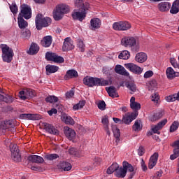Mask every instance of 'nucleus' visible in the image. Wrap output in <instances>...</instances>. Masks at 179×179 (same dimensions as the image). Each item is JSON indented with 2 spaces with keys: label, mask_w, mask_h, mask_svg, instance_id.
Here are the masks:
<instances>
[{
  "label": "nucleus",
  "mask_w": 179,
  "mask_h": 179,
  "mask_svg": "<svg viewBox=\"0 0 179 179\" xmlns=\"http://www.w3.org/2000/svg\"><path fill=\"white\" fill-rule=\"evenodd\" d=\"M166 77L168 79H174V78H177L179 76V72L175 71L174 69L171 67H168L166 71Z\"/></svg>",
  "instance_id": "22"
},
{
  "label": "nucleus",
  "mask_w": 179,
  "mask_h": 179,
  "mask_svg": "<svg viewBox=\"0 0 179 179\" xmlns=\"http://www.w3.org/2000/svg\"><path fill=\"white\" fill-rule=\"evenodd\" d=\"M53 17L55 20H61L64 17V14L60 11L57 7L53 10Z\"/></svg>",
  "instance_id": "40"
},
{
  "label": "nucleus",
  "mask_w": 179,
  "mask_h": 179,
  "mask_svg": "<svg viewBox=\"0 0 179 179\" xmlns=\"http://www.w3.org/2000/svg\"><path fill=\"white\" fill-rule=\"evenodd\" d=\"M74 95L75 92L73 90H70L66 93V97H67V99H71V97H73Z\"/></svg>",
  "instance_id": "62"
},
{
  "label": "nucleus",
  "mask_w": 179,
  "mask_h": 179,
  "mask_svg": "<svg viewBox=\"0 0 179 179\" xmlns=\"http://www.w3.org/2000/svg\"><path fill=\"white\" fill-rule=\"evenodd\" d=\"M12 127V120H4L0 122V129L6 130Z\"/></svg>",
  "instance_id": "37"
},
{
  "label": "nucleus",
  "mask_w": 179,
  "mask_h": 179,
  "mask_svg": "<svg viewBox=\"0 0 179 179\" xmlns=\"http://www.w3.org/2000/svg\"><path fill=\"white\" fill-rule=\"evenodd\" d=\"M49 115H52V114H57L58 113V110L55 108H52L50 110L48 111Z\"/></svg>",
  "instance_id": "64"
},
{
  "label": "nucleus",
  "mask_w": 179,
  "mask_h": 179,
  "mask_svg": "<svg viewBox=\"0 0 179 179\" xmlns=\"http://www.w3.org/2000/svg\"><path fill=\"white\" fill-rule=\"evenodd\" d=\"M63 131L66 138H67L69 141H75L76 138V131H75L73 129L70 128L68 126H65Z\"/></svg>",
  "instance_id": "10"
},
{
  "label": "nucleus",
  "mask_w": 179,
  "mask_h": 179,
  "mask_svg": "<svg viewBox=\"0 0 179 179\" xmlns=\"http://www.w3.org/2000/svg\"><path fill=\"white\" fill-rule=\"evenodd\" d=\"M47 103H57L58 101V97L55 96H50L45 98Z\"/></svg>",
  "instance_id": "51"
},
{
  "label": "nucleus",
  "mask_w": 179,
  "mask_h": 179,
  "mask_svg": "<svg viewBox=\"0 0 179 179\" xmlns=\"http://www.w3.org/2000/svg\"><path fill=\"white\" fill-rule=\"evenodd\" d=\"M40 48L38 47V45L32 43L27 53L29 54V55H34L35 54H37V52H38Z\"/></svg>",
  "instance_id": "31"
},
{
  "label": "nucleus",
  "mask_w": 179,
  "mask_h": 179,
  "mask_svg": "<svg viewBox=\"0 0 179 179\" xmlns=\"http://www.w3.org/2000/svg\"><path fill=\"white\" fill-rule=\"evenodd\" d=\"M90 24L92 30H96L97 29H100V27L101 26V21L99 18H93L90 21Z\"/></svg>",
  "instance_id": "28"
},
{
  "label": "nucleus",
  "mask_w": 179,
  "mask_h": 179,
  "mask_svg": "<svg viewBox=\"0 0 179 179\" xmlns=\"http://www.w3.org/2000/svg\"><path fill=\"white\" fill-rule=\"evenodd\" d=\"M61 120L63 122H65L66 125H75V120L66 114L62 115Z\"/></svg>",
  "instance_id": "27"
},
{
  "label": "nucleus",
  "mask_w": 179,
  "mask_h": 179,
  "mask_svg": "<svg viewBox=\"0 0 179 179\" xmlns=\"http://www.w3.org/2000/svg\"><path fill=\"white\" fill-rule=\"evenodd\" d=\"M122 166L123 167H124V170L126 171V173L127 171H129L130 173V174L129 175V179L134 178V176L136 173V171H135V168H134V166L129 163H128L127 161L123 162Z\"/></svg>",
  "instance_id": "11"
},
{
  "label": "nucleus",
  "mask_w": 179,
  "mask_h": 179,
  "mask_svg": "<svg viewBox=\"0 0 179 179\" xmlns=\"http://www.w3.org/2000/svg\"><path fill=\"white\" fill-rule=\"evenodd\" d=\"M77 47L82 52H85V48L86 45H85V43H83V41L78 39L77 41Z\"/></svg>",
  "instance_id": "46"
},
{
  "label": "nucleus",
  "mask_w": 179,
  "mask_h": 179,
  "mask_svg": "<svg viewBox=\"0 0 179 179\" xmlns=\"http://www.w3.org/2000/svg\"><path fill=\"white\" fill-rule=\"evenodd\" d=\"M101 122L104 127V129L106 131L107 135H110V130H108V116L105 115L102 117Z\"/></svg>",
  "instance_id": "39"
},
{
  "label": "nucleus",
  "mask_w": 179,
  "mask_h": 179,
  "mask_svg": "<svg viewBox=\"0 0 179 179\" xmlns=\"http://www.w3.org/2000/svg\"><path fill=\"white\" fill-rule=\"evenodd\" d=\"M171 8V3L167 1L160 2L157 5V8L159 9V12H169Z\"/></svg>",
  "instance_id": "15"
},
{
  "label": "nucleus",
  "mask_w": 179,
  "mask_h": 179,
  "mask_svg": "<svg viewBox=\"0 0 179 179\" xmlns=\"http://www.w3.org/2000/svg\"><path fill=\"white\" fill-rule=\"evenodd\" d=\"M178 127L179 122L177 121L173 122L170 127V132H175V131H177V129H178Z\"/></svg>",
  "instance_id": "53"
},
{
  "label": "nucleus",
  "mask_w": 179,
  "mask_h": 179,
  "mask_svg": "<svg viewBox=\"0 0 179 179\" xmlns=\"http://www.w3.org/2000/svg\"><path fill=\"white\" fill-rule=\"evenodd\" d=\"M106 92H108L110 97H120L118 92L115 87L110 86L106 88Z\"/></svg>",
  "instance_id": "33"
},
{
  "label": "nucleus",
  "mask_w": 179,
  "mask_h": 179,
  "mask_svg": "<svg viewBox=\"0 0 179 179\" xmlns=\"http://www.w3.org/2000/svg\"><path fill=\"white\" fill-rule=\"evenodd\" d=\"M20 118L21 120H40V116L38 115H35V114L23 113L20 115Z\"/></svg>",
  "instance_id": "20"
},
{
  "label": "nucleus",
  "mask_w": 179,
  "mask_h": 179,
  "mask_svg": "<svg viewBox=\"0 0 179 179\" xmlns=\"http://www.w3.org/2000/svg\"><path fill=\"white\" fill-rule=\"evenodd\" d=\"M0 48L2 51L1 57L3 62H7L8 64L12 62L14 55L13 50L6 44H1Z\"/></svg>",
  "instance_id": "1"
},
{
  "label": "nucleus",
  "mask_w": 179,
  "mask_h": 179,
  "mask_svg": "<svg viewBox=\"0 0 179 179\" xmlns=\"http://www.w3.org/2000/svg\"><path fill=\"white\" fill-rule=\"evenodd\" d=\"M96 86H108L111 85V80H104L103 78H96Z\"/></svg>",
  "instance_id": "38"
},
{
  "label": "nucleus",
  "mask_w": 179,
  "mask_h": 179,
  "mask_svg": "<svg viewBox=\"0 0 179 179\" xmlns=\"http://www.w3.org/2000/svg\"><path fill=\"white\" fill-rule=\"evenodd\" d=\"M156 83L155 81H153L152 83H150V86H149V90H153L155 89H156Z\"/></svg>",
  "instance_id": "63"
},
{
  "label": "nucleus",
  "mask_w": 179,
  "mask_h": 179,
  "mask_svg": "<svg viewBox=\"0 0 179 179\" xmlns=\"http://www.w3.org/2000/svg\"><path fill=\"white\" fill-rule=\"evenodd\" d=\"M131 27V23L127 21H120L115 22L113 24V29L117 31H127V30H129Z\"/></svg>",
  "instance_id": "3"
},
{
  "label": "nucleus",
  "mask_w": 179,
  "mask_h": 179,
  "mask_svg": "<svg viewBox=\"0 0 179 179\" xmlns=\"http://www.w3.org/2000/svg\"><path fill=\"white\" fill-rule=\"evenodd\" d=\"M153 76V71H148L144 73L145 79H148V78H152Z\"/></svg>",
  "instance_id": "59"
},
{
  "label": "nucleus",
  "mask_w": 179,
  "mask_h": 179,
  "mask_svg": "<svg viewBox=\"0 0 179 179\" xmlns=\"http://www.w3.org/2000/svg\"><path fill=\"white\" fill-rule=\"evenodd\" d=\"M45 69L47 75H50L51 73H55V72H58L59 67L51 64H48L45 66Z\"/></svg>",
  "instance_id": "34"
},
{
  "label": "nucleus",
  "mask_w": 179,
  "mask_h": 179,
  "mask_svg": "<svg viewBox=\"0 0 179 179\" xmlns=\"http://www.w3.org/2000/svg\"><path fill=\"white\" fill-rule=\"evenodd\" d=\"M75 45H73V41L69 38H66L63 44L62 50L63 51H69L73 50Z\"/></svg>",
  "instance_id": "13"
},
{
  "label": "nucleus",
  "mask_w": 179,
  "mask_h": 179,
  "mask_svg": "<svg viewBox=\"0 0 179 179\" xmlns=\"http://www.w3.org/2000/svg\"><path fill=\"white\" fill-rule=\"evenodd\" d=\"M17 23L20 29H25V27H27L29 26V24L24 19H23V17H17Z\"/></svg>",
  "instance_id": "41"
},
{
  "label": "nucleus",
  "mask_w": 179,
  "mask_h": 179,
  "mask_svg": "<svg viewBox=\"0 0 179 179\" xmlns=\"http://www.w3.org/2000/svg\"><path fill=\"white\" fill-rule=\"evenodd\" d=\"M10 149L11 152V159L16 162H20V160H22V157L17 145L11 143L10 145Z\"/></svg>",
  "instance_id": "6"
},
{
  "label": "nucleus",
  "mask_w": 179,
  "mask_h": 179,
  "mask_svg": "<svg viewBox=\"0 0 179 179\" xmlns=\"http://www.w3.org/2000/svg\"><path fill=\"white\" fill-rule=\"evenodd\" d=\"M148 59V55L145 52L137 53L135 57V60L139 64H143Z\"/></svg>",
  "instance_id": "24"
},
{
  "label": "nucleus",
  "mask_w": 179,
  "mask_h": 179,
  "mask_svg": "<svg viewBox=\"0 0 179 179\" xmlns=\"http://www.w3.org/2000/svg\"><path fill=\"white\" fill-rule=\"evenodd\" d=\"M56 8H57L59 10L62 11V13H63V15H65L66 13H69V12H71V8L66 4H59L56 6Z\"/></svg>",
  "instance_id": "36"
},
{
  "label": "nucleus",
  "mask_w": 179,
  "mask_h": 179,
  "mask_svg": "<svg viewBox=\"0 0 179 179\" xmlns=\"http://www.w3.org/2000/svg\"><path fill=\"white\" fill-rule=\"evenodd\" d=\"M115 176L117 177V178H124L125 176H127L125 168L124 166L118 168L116 172H115Z\"/></svg>",
  "instance_id": "32"
},
{
  "label": "nucleus",
  "mask_w": 179,
  "mask_h": 179,
  "mask_svg": "<svg viewBox=\"0 0 179 179\" xmlns=\"http://www.w3.org/2000/svg\"><path fill=\"white\" fill-rule=\"evenodd\" d=\"M121 45L123 47H135L136 45V39L132 36H124L120 41Z\"/></svg>",
  "instance_id": "7"
},
{
  "label": "nucleus",
  "mask_w": 179,
  "mask_h": 179,
  "mask_svg": "<svg viewBox=\"0 0 179 179\" xmlns=\"http://www.w3.org/2000/svg\"><path fill=\"white\" fill-rule=\"evenodd\" d=\"M47 61H52L56 64H64L65 59L62 56L58 55L57 53L47 52L45 54Z\"/></svg>",
  "instance_id": "4"
},
{
  "label": "nucleus",
  "mask_w": 179,
  "mask_h": 179,
  "mask_svg": "<svg viewBox=\"0 0 179 179\" xmlns=\"http://www.w3.org/2000/svg\"><path fill=\"white\" fill-rule=\"evenodd\" d=\"M78 71L76 70H69L66 71L64 78L65 80H69V79H73V78H78Z\"/></svg>",
  "instance_id": "29"
},
{
  "label": "nucleus",
  "mask_w": 179,
  "mask_h": 179,
  "mask_svg": "<svg viewBox=\"0 0 179 179\" xmlns=\"http://www.w3.org/2000/svg\"><path fill=\"white\" fill-rule=\"evenodd\" d=\"M98 108H99V110H106V102H104V101H101L98 103Z\"/></svg>",
  "instance_id": "58"
},
{
  "label": "nucleus",
  "mask_w": 179,
  "mask_h": 179,
  "mask_svg": "<svg viewBox=\"0 0 179 179\" xmlns=\"http://www.w3.org/2000/svg\"><path fill=\"white\" fill-rule=\"evenodd\" d=\"M165 100L168 101V103H171L173 101H176V100H178V98L177 97V94H174L173 95L166 96Z\"/></svg>",
  "instance_id": "47"
},
{
  "label": "nucleus",
  "mask_w": 179,
  "mask_h": 179,
  "mask_svg": "<svg viewBox=\"0 0 179 179\" xmlns=\"http://www.w3.org/2000/svg\"><path fill=\"white\" fill-rule=\"evenodd\" d=\"M115 72L119 75H122L123 76H129V73L124 68V66L117 64L115 67Z\"/></svg>",
  "instance_id": "23"
},
{
  "label": "nucleus",
  "mask_w": 179,
  "mask_h": 179,
  "mask_svg": "<svg viewBox=\"0 0 179 179\" xmlns=\"http://www.w3.org/2000/svg\"><path fill=\"white\" fill-rule=\"evenodd\" d=\"M75 6L76 8H80V9H85V4H83V1L82 0H76Z\"/></svg>",
  "instance_id": "55"
},
{
  "label": "nucleus",
  "mask_w": 179,
  "mask_h": 179,
  "mask_svg": "<svg viewBox=\"0 0 179 179\" xmlns=\"http://www.w3.org/2000/svg\"><path fill=\"white\" fill-rule=\"evenodd\" d=\"M129 57H131V54L128 50H123L118 56L120 59H129Z\"/></svg>",
  "instance_id": "42"
},
{
  "label": "nucleus",
  "mask_w": 179,
  "mask_h": 179,
  "mask_svg": "<svg viewBox=\"0 0 179 179\" xmlns=\"http://www.w3.org/2000/svg\"><path fill=\"white\" fill-rule=\"evenodd\" d=\"M57 169L64 170V171H70L72 170V164L66 161H63L57 164Z\"/></svg>",
  "instance_id": "16"
},
{
  "label": "nucleus",
  "mask_w": 179,
  "mask_h": 179,
  "mask_svg": "<svg viewBox=\"0 0 179 179\" xmlns=\"http://www.w3.org/2000/svg\"><path fill=\"white\" fill-rule=\"evenodd\" d=\"M28 160L32 163H44V159L38 155H30L28 157Z\"/></svg>",
  "instance_id": "30"
},
{
  "label": "nucleus",
  "mask_w": 179,
  "mask_h": 179,
  "mask_svg": "<svg viewBox=\"0 0 179 179\" xmlns=\"http://www.w3.org/2000/svg\"><path fill=\"white\" fill-rule=\"evenodd\" d=\"M133 130L137 132L142 131V122H141V120H136L134 124L133 125Z\"/></svg>",
  "instance_id": "44"
},
{
  "label": "nucleus",
  "mask_w": 179,
  "mask_h": 179,
  "mask_svg": "<svg viewBox=\"0 0 179 179\" xmlns=\"http://www.w3.org/2000/svg\"><path fill=\"white\" fill-rule=\"evenodd\" d=\"M36 27L37 30H41L43 27H48L51 24V18L43 17V15L38 14L35 19Z\"/></svg>",
  "instance_id": "2"
},
{
  "label": "nucleus",
  "mask_w": 179,
  "mask_h": 179,
  "mask_svg": "<svg viewBox=\"0 0 179 179\" xmlns=\"http://www.w3.org/2000/svg\"><path fill=\"white\" fill-rule=\"evenodd\" d=\"M130 108L133 111H139L141 110V103L135 101V96H132L130 99Z\"/></svg>",
  "instance_id": "26"
},
{
  "label": "nucleus",
  "mask_w": 179,
  "mask_h": 179,
  "mask_svg": "<svg viewBox=\"0 0 179 179\" xmlns=\"http://www.w3.org/2000/svg\"><path fill=\"white\" fill-rule=\"evenodd\" d=\"M44 129L46 131V132H48V134H50L51 135H59V131L52 126V124L45 123Z\"/></svg>",
  "instance_id": "14"
},
{
  "label": "nucleus",
  "mask_w": 179,
  "mask_h": 179,
  "mask_svg": "<svg viewBox=\"0 0 179 179\" xmlns=\"http://www.w3.org/2000/svg\"><path fill=\"white\" fill-rule=\"evenodd\" d=\"M151 100L156 104L159 103V100H160V96H159V94L157 92H155L151 95Z\"/></svg>",
  "instance_id": "52"
},
{
  "label": "nucleus",
  "mask_w": 179,
  "mask_h": 179,
  "mask_svg": "<svg viewBox=\"0 0 179 179\" xmlns=\"http://www.w3.org/2000/svg\"><path fill=\"white\" fill-rule=\"evenodd\" d=\"M35 96L36 93L31 89L23 90L19 93V97L21 100H27V99H31V97H34Z\"/></svg>",
  "instance_id": "9"
},
{
  "label": "nucleus",
  "mask_w": 179,
  "mask_h": 179,
  "mask_svg": "<svg viewBox=\"0 0 179 179\" xmlns=\"http://www.w3.org/2000/svg\"><path fill=\"white\" fill-rule=\"evenodd\" d=\"M112 131L113 132V135L116 139H118L120 136H121V133H120V129L117 128L116 126L112 127Z\"/></svg>",
  "instance_id": "48"
},
{
  "label": "nucleus",
  "mask_w": 179,
  "mask_h": 179,
  "mask_svg": "<svg viewBox=\"0 0 179 179\" xmlns=\"http://www.w3.org/2000/svg\"><path fill=\"white\" fill-rule=\"evenodd\" d=\"M166 124H167V120H164L159 122L157 125L152 127V132H154V134H157L158 135H159V129H162V128H163L166 125Z\"/></svg>",
  "instance_id": "18"
},
{
  "label": "nucleus",
  "mask_w": 179,
  "mask_h": 179,
  "mask_svg": "<svg viewBox=\"0 0 179 179\" xmlns=\"http://www.w3.org/2000/svg\"><path fill=\"white\" fill-rule=\"evenodd\" d=\"M132 121L131 116H124L122 120V124H129Z\"/></svg>",
  "instance_id": "57"
},
{
  "label": "nucleus",
  "mask_w": 179,
  "mask_h": 179,
  "mask_svg": "<svg viewBox=\"0 0 179 179\" xmlns=\"http://www.w3.org/2000/svg\"><path fill=\"white\" fill-rule=\"evenodd\" d=\"M12 100V98L9 95H2L0 94V101H4L5 103H10V101Z\"/></svg>",
  "instance_id": "49"
},
{
  "label": "nucleus",
  "mask_w": 179,
  "mask_h": 179,
  "mask_svg": "<svg viewBox=\"0 0 179 179\" xmlns=\"http://www.w3.org/2000/svg\"><path fill=\"white\" fill-rule=\"evenodd\" d=\"M83 83L86 85V86H89L90 87H93V86H96V78L93 77H85L83 78Z\"/></svg>",
  "instance_id": "19"
},
{
  "label": "nucleus",
  "mask_w": 179,
  "mask_h": 179,
  "mask_svg": "<svg viewBox=\"0 0 179 179\" xmlns=\"http://www.w3.org/2000/svg\"><path fill=\"white\" fill-rule=\"evenodd\" d=\"M20 17H24L27 20L31 18V8L27 4H22L20 6V12L18 15Z\"/></svg>",
  "instance_id": "5"
},
{
  "label": "nucleus",
  "mask_w": 179,
  "mask_h": 179,
  "mask_svg": "<svg viewBox=\"0 0 179 179\" xmlns=\"http://www.w3.org/2000/svg\"><path fill=\"white\" fill-rule=\"evenodd\" d=\"M30 36H31V32L29 29H23L22 31V38H30Z\"/></svg>",
  "instance_id": "50"
},
{
  "label": "nucleus",
  "mask_w": 179,
  "mask_h": 179,
  "mask_svg": "<svg viewBox=\"0 0 179 179\" xmlns=\"http://www.w3.org/2000/svg\"><path fill=\"white\" fill-rule=\"evenodd\" d=\"M10 9L13 15H16V13H17L18 9L16 3H13L11 6H10Z\"/></svg>",
  "instance_id": "56"
},
{
  "label": "nucleus",
  "mask_w": 179,
  "mask_h": 179,
  "mask_svg": "<svg viewBox=\"0 0 179 179\" xmlns=\"http://www.w3.org/2000/svg\"><path fill=\"white\" fill-rule=\"evenodd\" d=\"M110 169L113 170V171L115 173L117 172V170H118V169H120V165H118V164L117 163H113L111 166H110Z\"/></svg>",
  "instance_id": "60"
},
{
  "label": "nucleus",
  "mask_w": 179,
  "mask_h": 179,
  "mask_svg": "<svg viewBox=\"0 0 179 179\" xmlns=\"http://www.w3.org/2000/svg\"><path fill=\"white\" fill-rule=\"evenodd\" d=\"M137 152L138 156H143L145 155V148L143 146H140Z\"/></svg>",
  "instance_id": "61"
},
{
  "label": "nucleus",
  "mask_w": 179,
  "mask_h": 179,
  "mask_svg": "<svg viewBox=\"0 0 179 179\" xmlns=\"http://www.w3.org/2000/svg\"><path fill=\"white\" fill-rule=\"evenodd\" d=\"M69 153L75 157H83V156H85V152H83V151L79 150L75 148H69Z\"/></svg>",
  "instance_id": "21"
},
{
  "label": "nucleus",
  "mask_w": 179,
  "mask_h": 179,
  "mask_svg": "<svg viewBox=\"0 0 179 179\" xmlns=\"http://www.w3.org/2000/svg\"><path fill=\"white\" fill-rule=\"evenodd\" d=\"M72 17L74 20H80V22H83V19L86 17V10L81 9V12L74 11L72 13Z\"/></svg>",
  "instance_id": "12"
},
{
  "label": "nucleus",
  "mask_w": 179,
  "mask_h": 179,
  "mask_svg": "<svg viewBox=\"0 0 179 179\" xmlns=\"http://www.w3.org/2000/svg\"><path fill=\"white\" fill-rule=\"evenodd\" d=\"M126 87L130 90L131 94H134V93L136 92V85H135L134 83H127L126 84Z\"/></svg>",
  "instance_id": "43"
},
{
  "label": "nucleus",
  "mask_w": 179,
  "mask_h": 179,
  "mask_svg": "<svg viewBox=\"0 0 179 179\" xmlns=\"http://www.w3.org/2000/svg\"><path fill=\"white\" fill-rule=\"evenodd\" d=\"M179 12V0H176L173 3L170 10V13L177 15Z\"/></svg>",
  "instance_id": "35"
},
{
  "label": "nucleus",
  "mask_w": 179,
  "mask_h": 179,
  "mask_svg": "<svg viewBox=\"0 0 179 179\" xmlns=\"http://www.w3.org/2000/svg\"><path fill=\"white\" fill-rule=\"evenodd\" d=\"M124 67L126 69H128V71H130V72L136 73V75H141V73H142L143 71V69L134 63L124 64Z\"/></svg>",
  "instance_id": "8"
},
{
  "label": "nucleus",
  "mask_w": 179,
  "mask_h": 179,
  "mask_svg": "<svg viewBox=\"0 0 179 179\" xmlns=\"http://www.w3.org/2000/svg\"><path fill=\"white\" fill-rule=\"evenodd\" d=\"M159 159V153L155 152L150 158L148 163V169H153L156 164H157V160Z\"/></svg>",
  "instance_id": "17"
},
{
  "label": "nucleus",
  "mask_w": 179,
  "mask_h": 179,
  "mask_svg": "<svg viewBox=\"0 0 179 179\" xmlns=\"http://www.w3.org/2000/svg\"><path fill=\"white\" fill-rule=\"evenodd\" d=\"M44 157L45 160L52 161L58 159V157H59V155H58L57 154H48L45 155Z\"/></svg>",
  "instance_id": "45"
},
{
  "label": "nucleus",
  "mask_w": 179,
  "mask_h": 179,
  "mask_svg": "<svg viewBox=\"0 0 179 179\" xmlns=\"http://www.w3.org/2000/svg\"><path fill=\"white\" fill-rule=\"evenodd\" d=\"M85 104H86L85 101H80L78 103L74 105L73 108V110H80V108H83V107H85Z\"/></svg>",
  "instance_id": "54"
},
{
  "label": "nucleus",
  "mask_w": 179,
  "mask_h": 179,
  "mask_svg": "<svg viewBox=\"0 0 179 179\" xmlns=\"http://www.w3.org/2000/svg\"><path fill=\"white\" fill-rule=\"evenodd\" d=\"M52 43V36H46L43 37V40L41 41V44L43 47L45 48L50 47Z\"/></svg>",
  "instance_id": "25"
}]
</instances>
